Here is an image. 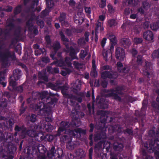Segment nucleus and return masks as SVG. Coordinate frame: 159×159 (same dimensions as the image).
Wrapping results in <instances>:
<instances>
[{
	"mask_svg": "<svg viewBox=\"0 0 159 159\" xmlns=\"http://www.w3.org/2000/svg\"><path fill=\"white\" fill-rule=\"evenodd\" d=\"M60 35L61 37V39L63 42V43L65 44L67 50L66 51L70 52V56L72 58L71 59L68 57H66L65 59V62H63L62 60L60 58L59 60L57 61L54 62L53 64H56L57 66H59L61 67H62L63 69H65V70H62L61 71V74L63 76H66L67 74H69L72 70L70 69L66 68L65 67V66L68 67H70L71 66V61L73 59H76V54L75 52V50L71 47L69 49L67 46V43L68 42L69 40L67 39L66 38L63 34L62 32H61L60 33Z\"/></svg>",
	"mask_w": 159,
	"mask_h": 159,
	"instance_id": "1",
	"label": "nucleus"
},
{
	"mask_svg": "<svg viewBox=\"0 0 159 159\" xmlns=\"http://www.w3.org/2000/svg\"><path fill=\"white\" fill-rule=\"evenodd\" d=\"M43 127L48 132L51 131L53 129V127L48 122H46L43 120L40 122V125L39 126H32L30 129L28 131L25 130H23L21 134V136L23 138H24L26 133L29 136L32 137H35L39 135L40 136L41 139H43L44 137L42 136V134L39 132L40 131Z\"/></svg>",
	"mask_w": 159,
	"mask_h": 159,
	"instance_id": "2",
	"label": "nucleus"
},
{
	"mask_svg": "<svg viewBox=\"0 0 159 159\" xmlns=\"http://www.w3.org/2000/svg\"><path fill=\"white\" fill-rule=\"evenodd\" d=\"M31 107H32L33 109L35 110L39 109L40 111H42L44 113L45 115H46L49 116H47L45 118L46 122H49L52 120L51 117V108L50 107H46V105H45L43 102H40L39 104L37 105H31L30 106Z\"/></svg>",
	"mask_w": 159,
	"mask_h": 159,
	"instance_id": "3",
	"label": "nucleus"
},
{
	"mask_svg": "<svg viewBox=\"0 0 159 159\" xmlns=\"http://www.w3.org/2000/svg\"><path fill=\"white\" fill-rule=\"evenodd\" d=\"M65 132L66 134L60 138V141L62 143H66L71 142L72 140L71 136H76L78 134L84 133L82 130L79 128L75 129L74 131L66 130Z\"/></svg>",
	"mask_w": 159,
	"mask_h": 159,
	"instance_id": "4",
	"label": "nucleus"
},
{
	"mask_svg": "<svg viewBox=\"0 0 159 159\" xmlns=\"http://www.w3.org/2000/svg\"><path fill=\"white\" fill-rule=\"evenodd\" d=\"M11 55L14 56V53H11L2 47L0 48V59L3 63L7 61L8 58L11 57Z\"/></svg>",
	"mask_w": 159,
	"mask_h": 159,
	"instance_id": "5",
	"label": "nucleus"
},
{
	"mask_svg": "<svg viewBox=\"0 0 159 159\" xmlns=\"http://www.w3.org/2000/svg\"><path fill=\"white\" fill-rule=\"evenodd\" d=\"M21 72V71L18 69L15 70L13 71V77H11V79L10 80V86L14 87L16 85L15 81L18 80L20 78Z\"/></svg>",
	"mask_w": 159,
	"mask_h": 159,
	"instance_id": "6",
	"label": "nucleus"
},
{
	"mask_svg": "<svg viewBox=\"0 0 159 159\" xmlns=\"http://www.w3.org/2000/svg\"><path fill=\"white\" fill-rule=\"evenodd\" d=\"M145 65L143 68V74L147 76L148 78H150V73L152 72V67L151 63L147 61H145Z\"/></svg>",
	"mask_w": 159,
	"mask_h": 159,
	"instance_id": "7",
	"label": "nucleus"
},
{
	"mask_svg": "<svg viewBox=\"0 0 159 159\" xmlns=\"http://www.w3.org/2000/svg\"><path fill=\"white\" fill-rule=\"evenodd\" d=\"M123 89L121 87H118L115 90H111L109 92L108 96L112 97L114 99L120 101V98L117 94L119 95L121 94L122 93L121 91Z\"/></svg>",
	"mask_w": 159,
	"mask_h": 159,
	"instance_id": "8",
	"label": "nucleus"
},
{
	"mask_svg": "<svg viewBox=\"0 0 159 159\" xmlns=\"http://www.w3.org/2000/svg\"><path fill=\"white\" fill-rule=\"evenodd\" d=\"M35 149L40 153L36 159H45L46 156L44 153L46 152V149L42 144H39L35 147Z\"/></svg>",
	"mask_w": 159,
	"mask_h": 159,
	"instance_id": "9",
	"label": "nucleus"
},
{
	"mask_svg": "<svg viewBox=\"0 0 159 159\" xmlns=\"http://www.w3.org/2000/svg\"><path fill=\"white\" fill-rule=\"evenodd\" d=\"M116 56L117 59L120 60H122L125 57L124 50L120 48H117L116 51Z\"/></svg>",
	"mask_w": 159,
	"mask_h": 159,
	"instance_id": "10",
	"label": "nucleus"
},
{
	"mask_svg": "<svg viewBox=\"0 0 159 159\" xmlns=\"http://www.w3.org/2000/svg\"><path fill=\"white\" fill-rule=\"evenodd\" d=\"M131 52L133 56L132 60V63L135 67L138 66L139 65V58L138 57H135V55L138 52L134 49H133L131 51Z\"/></svg>",
	"mask_w": 159,
	"mask_h": 159,
	"instance_id": "11",
	"label": "nucleus"
},
{
	"mask_svg": "<svg viewBox=\"0 0 159 159\" xmlns=\"http://www.w3.org/2000/svg\"><path fill=\"white\" fill-rule=\"evenodd\" d=\"M150 7V4L147 1L143 2L141 7H140V13L142 15L144 14L145 11H147L149 9Z\"/></svg>",
	"mask_w": 159,
	"mask_h": 159,
	"instance_id": "12",
	"label": "nucleus"
},
{
	"mask_svg": "<svg viewBox=\"0 0 159 159\" xmlns=\"http://www.w3.org/2000/svg\"><path fill=\"white\" fill-rule=\"evenodd\" d=\"M101 77L103 79H106L107 78H116L117 77L116 73H115L113 75H112L111 73L107 71L103 72L101 73Z\"/></svg>",
	"mask_w": 159,
	"mask_h": 159,
	"instance_id": "13",
	"label": "nucleus"
},
{
	"mask_svg": "<svg viewBox=\"0 0 159 159\" xmlns=\"http://www.w3.org/2000/svg\"><path fill=\"white\" fill-rule=\"evenodd\" d=\"M143 37L144 39L148 41H151L154 39L153 34L151 30H147L144 32Z\"/></svg>",
	"mask_w": 159,
	"mask_h": 159,
	"instance_id": "14",
	"label": "nucleus"
},
{
	"mask_svg": "<svg viewBox=\"0 0 159 159\" xmlns=\"http://www.w3.org/2000/svg\"><path fill=\"white\" fill-rule=\"evenodd\" d=\"M55 148L54 147H52L50 151L47 153L48 157L52 158L53 157H54L55 159H60V155L57 154V151H56L55 154L54 153V151Z\"/></svg>",
	"mask_w": 159,
	"mask_h": 159,
	"instance_id": "15",
	"label": "nucleus"
},
{
	"mask_svg": "<svg viewBox=\"0 0 159 159\" xmlns=\"http://www.w3.org/2000/svg\"><path fill=\"white\" fill-rule=\"evenodd\" d=\"M61 126L59 128L58 130V132L57 134L55 135V137H56L57 136H59L60 134V133L63 130H65L66 128L68 127V125L67 123L66 122H62L61 124Z\"/></svg>",
	"mask_w": 159,
	"mask_h": 159,
	"instance_id": "16",
	"label": "nucleus"
},
{
	"mask_svg": "<svg viewBox=\"0 0 159 159\" xmlns=\"http://www.w3.org/2000/svg\"><path fill=\"white\" fill-rule=\"evenodd\" d=\"M60 46L59 43L56 42L52 46V48L54 51V52H52L50 55L51 57L53 60L57 59V57H54V55L56 52L60 48Z\"/></svg>",
	"mask_w": 159,
	"mask_h": 159,
	"instance_id": "17",
	"label": "nucleus"
},
{
	"mask_svg": "<svg viewBox=\"0 0 159 159\" xmlns=\"http://www.w3.org/2000/svg\"><path fill=\"white\" fill-rule=\"evenodd\" d=\"M117 69L120 72H127L128 71V69L126 70L127 67L125 66H124L122 63L120 62H118L116 64Z\"/></svg>",
	"mask_w": 159,
	"mask_h": 159,
	"instance_id": "18",
	"label": "nucleus"
},
{
	"mask_svg": "<svg viewBox=\"0 0 159 159\" xmlns=\"http://www.w3.org/2000/svg\"><path fill=\"white\" fill-rule=\"evenodd\" d=\"M120 43L125 48H128L131 44V42L127 38H124L121 39Z\"/></svg>",
	"mask_w": 159,
	"mask_h": 159,
	"instance_id": "19",
	"label": "nucleus"
},
{
	"mask_svg": "<svg viewBox=\"0 0 159 159\" xmlns=\"http://www.w3.org/2000/svg\"><path fill=\"white\" fill-rule=\"evenodd\" d=\"M92 70L90 73V75L93 77H95L97 75V72L96 70V66L95 65V61L93 59L92 61Z\"/></svg>",
	"mask_w": 159,
	"mask_h": 159,
	"instance_id": "20",
	"label": "nucleus"
},
{
	"mask_svg": "<svg viewBox=\"0 0 159 159\" xmlns=\"http://www.w3.org/2000/svg\"><path fill=\"white\" fill-rule=\"evenodd\" d=\"M34 47L36 49L35 51V54L36 55H38L41 53H43L45 51V50L44 48H39V46L38 45H34Z\"/></svg>",
	"mask_w": 159,
	"mask_h": 159,
	"instance_id": "21",
	"label": "nucleus"
},
{
	"mask_svg": "<svg viewBox=\"0 0 159 159\" xmlns=\"http://www.w3.org/2000/svg\"><path fill=\"white\" fill-rule=\"evenodd\" d=\"M81 85V82L79 80H77L75 82H73L71 84L73 89L77 90L80 89Z\"/></svg>",
	"mask_w": 159,
	"mask_h": 159,
	"instance_id": "22",
	"label": "nucleus"
},
{
	"mask_svg": "<svg viewBox=\"0 0 159 159\" xmlns=\"http://www.w3.org/2000/svg\"><path fill=\"white\" fill-rule=\"evenodd\" d=\"M103 29L102 24L98 21L95 26V32H101L103 30Z\"/></svg>",
	"mask_w": 159,
	"mask_h": 159,
	"instance_id": "23",
	"label": "nucleus"
},
{
	"mask_svg": "<svg viewBox=\"0 0 159 159\" xmlns=\"http://www.w3.org/2000/svg\"><path fill=\"white\" fill-rule=\"evenodd\" d=\"M82 16L80 17L79 14H78L75 17L74 19L75 22L77 24L80 25L83 21V17L82 16L83 15H82Z\"/></svg>",
	"mask_w": 159,
	"mask_h": 159,
	"instance_id": "24",
	"label": "nucleus"
},
{
	"mask_svg": "<svg viewBox=\"0 0 159 159\" xmlns=\"http://www.w3.org/2000/svg\"><path fill=\"white\" fill-rule=\"evenodd\" d=\"M65 14L64 13H61L60 15V17L59 18L60 21L61 22L62 25H68V23L67 22H66L65 20Z\"/></svg>",
	"mask_w": 159,
	"mask_h": 159,
	"instance_id": "25",
	"label": "nucleus"
},
{
	"mask_svg": "<svg viewBox=\"0 0 159 159\" xmlns=\"http://www.w3.org/2000/svg\"><path fill=\"white\" fill-rule=\"evenodd\" d=\"M102 54L105 61L107 60L108 57L110 58L111 56V54L109 50L107 51L106 50H103Z\"/></svg>",
	"mask_w": 159,
	"mask_h": 159,
	"instance_id": "26",
	"label": "nucleus"
},
{
	"mask_svg": "<svg viewBox=\"0 0 159 159\" xmlns=\"http://www.w3.org/2000/svg\"><path fill=\"white\" fill-rule=\"evenodd\" d=\"M46 5L47 7L46 8L43 12H46L47 13L49 8H51L53 6V1L52 0H46Z\"/></svg>",
	"mask_w": 159,
	"mask_h": 159,
	"instance_id": "27",
	"label": "nucleus"
},
{
	"mask_svg": "<svg viewBox=\"0 0 159 159\" xmlns=\"http://www.w3.org/2000/svg\"><path fill=\"white\" fill-rule=\"evenodd\" d=\"M151 29L153 31H157L159 29V21H158L151 25Z\"/></svg>",
	"mask_w": 159,
	"mask_h": 159,
	"instance_id": "28",
	"label": "nucleus"
},
{
	"mask_svg": "<svg viewBox=\"0 0 159 159\" xmlns=\"http://www.w3.org/2000/svg\"><path fill=\"white\" fill-rule=\"evenodd\" d=\"M108 25L110 27H114L117 25V22L114 19H111L108 21Z\"/></svg>",
	"mask_w": 159,
	"mask_h": 159,
	"instance_id": "29",
	"label": "nucleus"
},
{
	"mask_svg": "<svg viewBox=\"0 0 159 159\" xmlns=\"http://www.w3.org/2000/svg\"><path fill=\"white\" fill-rule=\"evenodd\" d=\"M148 104V101L146 100H144L142 102V107L141 109V112H145L147 108Z\"/></svg>",
	"mask_w": 159,
	"mask_h": 159,
	"instance_id": "30",
	"label": "nucleus"
},
{
	"mask_svg": "<svg viewBox=\"0 0 159 159\" xmlns=\"http://www.w3.org/2000/svg\"><path fill=\"white\" fill-rule=\"evenodd\" d=\"M108 38L111 42L113 43H114L116 41L115 36L111 34H108Z\"/></svg>",
	"mask_w": 159,
	"mask_h": 159,
	"instance_id": "31",
	"label": "nucleus"
},
{
	"mask_svg": "<svg viewBox=\"0 0 159 159\" xmlns=\"http://www.w3.org/2000/svg\"><path fill=\"white\" fill-rule=\"evenodd\" d=\"M38 0H34L33 5L32 6V8L34 9L35 10H37L38 11H39L41 10L40 8L39 7V9L37 8V7L38 4Z\"/></svg>",
	"mask_w": 159,
	"mask_h": 159,
	"instance_id": "32",
	"label": "nucleus"
},
{
	"mask_svg": "<svg viewBox=\"0 0 159 159\" xmlns=\"http://www.w3.org/2000/svg\"><path fill=\"white\" fill-rule=\"evenodd\" d=\"M87 53L88 51L87 50H82L80 54V57L82 59L84 58L87 55Z\"/></svg>",
	"mask_w": 159,
	"mask_h": 159,
	"instance_id": "33",
	"label": "nucleus"
},
{
	"mask_svg": "<svg viewBox=\"0 0 159 159\" xmlns=\"http://www.w3.org/2000/svg\"><path fill=\"white\" fill-rule=\"evenodd\" d=\"M75 146V145L71 141L67 143V148L69 149H72L74 148Z\"/></svg>",
	"mask_w": 159,
	"mask_h": 159,
	"instance_id": "34",
	"label": "nucleus"
},
{
	"mask_svg": "<svg viewBox=\"0 0 159 159\" xmlns=\"http://www.w3.org/2000/svg\"><path fill=\"white\" fill-rule=\"evenodd\" d=\"M152 56L153 58H159V54L157 50L154 51L152 54Z\"/></svg>",
	"mask_w": 159,
	"mask_h": 159,
	"instance_id": "35",
	"label": "nucleus"
},
{
	"mask_svg": "<svg viewBox=\"0 0 159 159\" xmlns=\"http://www.w3.org/2000/svg\"><path fill=\"white\" fill-rule=\"evenodd\" d=\"M43 72H39V73L38 76L39 77L43 79L46 81H47L48 80V78L45 76L42 75Z\"/></svg>",
	"mask_w": 159,
	"mask_h": 159,
	"instance_id": "36",
	"label": "nucleus"
},
{
	"mask_svg": "<svg viewBox=\"0 0 159 159\" xmlns=\"http://www.w3.org/2000/svg\"><path fill=\"white\" fill-rule=\"evenodd\" d=\"M151 105L153 108L159 110V104H158L155 102L154 101L152 102Z\"/></svg>",
	"mask_w": 159,
	"mask_h": 159,
	"instance_id": "37",
	"label": "nucleus"
},
{
	"mask_svg": "<svg viewBox=\"0 0 159 159\" xmlns=\"http://www.w3.org/2000/svg\"><path fill=\"white\" fill-rule=\"evenodd\" d=\"M74 65L76 69H78L81 68L82 66L81 64L78 63L76 61H74Z\"/></svg>",
	"mask_w": 159,
	"mask_h": 159,
	"instance_id": "38",
	"label": "nucleus"
},
{
	"mask_svg": "<svg viewBox=\"0 0 159 159\" xmlns=\"http://www.w3.org/2000/svg\"><path fill=\"white\" fill-rule=\"evenodd\" d=\"M48 93V92L46 91H44L42 92L40 94V96L42 98V99H43L47 96Z\"/></svg>",
	"mask_w": 159,
	"mask_h": 159,
	"instance_id": "39",
	"label": "nucleus"
},
{
	"mask_svg": "<svg viewBox=\"0 0 159 159\" xmlns=\"http://www.w3.org/2000/svg\"><path fill=\"white\" fill-rule=\"evenodd\" d=\"M21 10V7L20 6L17 7L14 10V12L15 14H16L19 13Z\"/></svg>",
	"mask_w": 159,
	"mask_h": 159,
	"instance_id": "40",
	"label": "nucleus"
},
{
	"mask_svg": "<svg viewBox=\"0 0 159 159\" xmlns=\"http://www.w3.org/2000/svg\"><path fill=\"white\" fill-rule=\"evenodd\" d=\"M106 5V0H101L99 7L102 8H104Z\"/></svg>",
	"mask_w": 159,
	"mask_h": 159,
	"instance_id": "41",
	"label": "nucleus"
},
{
	"mask_svg": "<svg viewBox=\"0 0 159 159\" xmlns=\"http://www.w3.org/2000/svg\"><path fill=\"white\" fill-rule=\"evenodd\" d=\"M5 80V78L4 77L0 78V84H2L3 87H5L6 86V84L5 82H4Z\"/></svg>",
	"mask_w": 159,
	"mask_h": 159,
	"instance_id": "42",
	"label": "nucleus"
},
{
	"mask_svg": "<svg viewBox=\"0 0 159 159\" xmlns=\"http://www.w3.org/2000/svg\"><path fill=\"white\" fill-rule=\"evenodd\" d=\"M36 116L35 115H32L30 116V120L31 121L34 122L36 120Z\"/></svg>",
	"mask_w": 159,
	"mask_h": 159,
	"instance_id": "43",
	"label": "nucleus"
},
{
	"mask_svg": "<svg viewBox=\"0 0 159 159\" xmlns=\"http://www.w3.org/2000/svg\"><path fill=\"white\" fill-rule=\"evenodd\" d=\"M37 23L38 25L40 26L41 28H43L44 26V22L43 21H37Z\"/></svg>",
	"mask_w": 159,
	"mask_h": 159,
	"instance_id": "44",
	"label": "nucleus"
},
{
	"mask_svg": "<svg viewBox=\"0 0 159 159\" xmlns=\"http://www.w3.org/2000/svg\"><path fill=\"white\" fill-rule=\"evenodd\" d=\"M54 137V136L52 135H48L47 136V138L48 139V141H52L53 140Z\"/></svg>",
	"mask_w": 159,
	"mask_h": 159,
	"instance_id": "45",
	"label": "nucleus"
},
{
	"mask_svg": "<svg viewBox=\"0 0 159 159\" xmlns=\"http://www.w3.org/2000/svg\"><path fill=\"white\" fill-rule=\"evenodd\" d=\"M108 11L110 13H112L114 11V9L113 8L112 6L110 5H108L107 6Z\"/></svg>",
	"mask_w": 159,
	"mask_h": 159,
	"instance_id": "46",
	"label": "nucleus"
},
{
	"mask_svg": "<svg viewBox=\"0 0 159 159\" xmlns=\"http://www.w3.org/2000/svg\"><path fill=\"white\" fill-rule=\"evenodd\" d=\"M42 61L45 63H48L49 62V59L48 57H45L42 58Z\"/></svg>",
	"mask_w": 159,
	"mask_h": 159,
	"instance_id": "47",
	"label": "nucleus"
},
{
	"mask_svg": "<svg viewBox=\"0 0 159 159\" xmlns=\"http://www.w3.org/2000/svg\"><path fill=\"white\" fill-rule=\"evenodd\" d=\"M107 39L105 38H103L101 41V45L102 48H104Z\"/></svg>",
	"mask_w": 159,
	"mask_h": 159,
	"instance_id": "48",
	"label": "nucleus"
},
{
	"mask_svg": "<svg viewBox=\"0 0 159 159\" xmlns=\"http://www.w3.org/2000/svg\"><path fill=\"white\" fill-rule=\"evenodd\" d=\"M65 32L69 36H70L72 34V31L71 30H69L68 29H66L65 31Z\"/></svg>",
	"mask_w": 159,
	"mask_h": 159,
	"instance_id": "49",
	"label": "nucleus"
},
{
	"mask_svg": "<svg viewBox=\"0 0 159 159\" xmlns=\"http://www.w3.org/2000/svg\"><path fill=\"white\" fill-rule=\"evenodd\" d=\"M89 33L88 32H86L85 34V40L86 42H88L89 41Z\"/></svg>",
	"mask_w": 159,
	"mask_h": 159,
	"instance_id": "50",
	"label": "nucleus"
},
{
	"mask_svg": "<svg viewBox=\"0 0 159 159\" xmlns=\"http://www.w3.org/2000/svg\"><path fill=\"white\" fill-rule=\"evenodd\" d=\"M142 155L143 158L144 159H145L146 158V156H148V155L147 153L145 150H143Z\"/></svg>",
	"mask_w": 159,
	"mask_h": 159,
	"instance_id": "51",
	"label": "nucleus"
},
{
	"mask_svg": "<svg viewBox=\"0 0 159 159\" xmlns=\"http://www.w3.org/2000/svg\"><path fill=\"white\" fill-rule=\"evenodd\" d=\"M78 43L80 45H81L84 44L85 42L83 39H80L78 40Z\"/></svg>",
	"mask_w": 159,
	"mask_h": 159,
	"instance_id": "52",
	"label": "nucleus"
},
{
	"mask_svg": "<svg viewBox=\"0 0 159 159\" xmlns=\"http://www.w3.org/2000/svg\"><path fill=\"white\" fill-rule=\"evenodd\" d=\"M45 39L46 42L49 44L51 43V40L50 39V37L49 36H46L45 37Z\"/></svg>",
	"mask_w": 159,
	"mask_h": 159,
	"instance_id": "53",
	"label": "nucleus"
},
{
	"mask_svg": "<svg viewBox=\"0 0 159 159\" xmlns=\"http://www.w3.org/2000/svg\"><path fill=\"white\" fill-rule=\"evenodd\" d=\"M7 26L10 28V29H11L12 28L13 26V24L12 23H8V22L6 23Z\"/></svg>",
	"mask_w": 159,
	"mask_h": 159,
	"instance_id": "54",
	"label": "nucleus"
},
{
	"mask_svg": "<svg viewBox=\"0 0 159 159\" xmlns=\"http://www.w3.org/2000/svg\"><path fill=\"white\" fill-rule=\"evenodd\" d=\"M85 12L88 14H90L91 12V9L89 7H85Z\"/></svg>",
	"mask_w": 159,
	"mask_h": 159,
	"instance_id": "55",
	"label": "nucleus"
},
{
	"mask_svg": "<svg viewBox=\"0 0 159 159\" xmlns=\"http://www.w3.org/2000/svg\"><path fill=\"white\" fill-rule=\"evenodd\" d=\"M110 68V67L108 66H102L101 68V70H103L108 69Z\"/></svg>",
	"mask_w": 159,
	"mask_h": 159,
	"instance_id": "56",
	"label": "nucleus"
},
{
	"mask_svg": "<svg viewBox=\"0 0 159 159\" xmlns=\"http://www.w3.org/2000/svg\"><path fill=\"white\" fill-rule=\"evenodd\" d=\"M5 10H6L7 12H9L11 11L12 10V8L10 6H7L6 7V8L5 9Z\"/></svg>",
	"mask_w": 159,
	"mask_h": 159,
	"instance_id": "57",
	"label": "nucleus"
},
{
	"mask_svg": "<svg viewBox=\"0 0 159 159\" xmlns=\"http://www.w3.org/2000/svg\"><path fill=\"white\" fill-rule=\"evenodd\" d=\"M149 26L148 23L147 22H145L143 24V27L144 29L148 28Z\"/></svg>",
	"mask_w": 159,
	"mask_h": 159,
	"instance_id": "58",
	"label": "nucleus"
},
{
	"mask_svg": "<svg viewBox=\"0 0 159 159\" xmlns=\"http://www.w3.org/2000/svg\"><path fill=\"white\" fill-rule=\"evenodd\" d=\"M99 20L102 21L105 19V16L103 15H101L99 17Z\"/></svg>",
	"mask_w": 159,
	"mask_h": 159,
	"instance_id": "59",
	"label": "nucleus"
},
{
	"mask_svg": "<svg viewBox=\"0 0 159 159\" xmlns=\"http://www.w3.org/2000/svg\"><path fill=\"white\" fill-rule=\"evenodd\" d=\"M114 146L115 148L116 149H118L119 148V147H120L121 148L123 147V146L122 144H118V146H117L115 144L114 145Z\"/></svg>",
	"mask_w": 159,
	"mask_h": 159,
	"instance_id": "60",
	"label": "nucleus"
},
{
	"mask_svg": "<svg viewBox=\"0 0 159 159\" xmlns=\"http://www.w3.org/2000/svg\"><path fill=\"white\" fill-rule=\"evenodd\" d=\"M154 154L156 158L159 159V151H156L154 152Z\"/></svg>",
	"mask_w": 159,
	"mask_h": 159,
	"instance_id": "61",
	"label": "nucleus"
},
{
	"mask_svg": "<svg viewBox=\"0 0 159 159\" xmlns=\"http://www.w3.org/2000/svg\"><path fill=\"white\" fill-rule=\"evenodd\" d=\"M52 89H53L56 90V91H58L59 89V86L58 85H56L54 87H52Z\"/></svg>",
	"mask_w": 159,
	"mask_h": 159,
	"instance_id": "62",
	"label": "nucleus"
},
{
	"mask_svg": "<svg viewBox=\"0 0 159 159\" xmlns=\"http://www.w3.org/2000/svg\"><path fill=\"white\" fill-rule=\"evenodd\" d=\"M17 90L20 93L22 92L23 89L22 86H20L17 88Z\"/></svg>",
	"mask_w": 159,
	"mask_h": 159,
	"instance_id": "63",
	"label": "nucleus"
},
{
	"mask_svg": "<svg viewBox=\"0 0 159 159\" xmlns=\"http://www.w3.org/2000/svg\"><path fill=\"white\" fill-rule=\"evenodd\" d=\"M157 93L158 94V95L156 98V101L159 103V90H157Z\"/></svg>",
	"mask_w": 159,
	"mask_h": 159,
	"instance_id": "64",
	"label": "nucleus"
}]
</instances>
